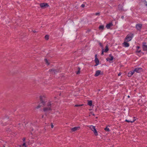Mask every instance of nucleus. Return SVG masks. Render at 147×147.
<instances>
[{
	"label": "nucleus",
	"mask_w": 147,
	"mask_h": 147,
	"mask_svg": "<svg viewBox=\"0 0 147 147\" xmlns=\"http://www.w3.org/2000/svg\"><path fill=\"white\" fill-rule=\"evenodd\" d=\"M41 102L39 105L36 107L35 109H38L41 107H44L43 111L45 112L48 111L51 109V103L50 102H47L45 100H43L45 96L44 95L41 96L40 97Z\"/></svg>",
	"instance_id": "1"
},
{
	"label": "nucleus",
	"mask_w": 147,
	"mask_h": 147,
	"mask_svg": "<svg viewBox=\"0 0 147 147\" xmlns=\"http://www.w3.org/2000/svg\"><path fill=\"white\" fill-rule=\"evenodd\" d=\"M25 138L23 139V141H25Z\"/></svg>",
	"instance_id": "32"
},
{
	"label": "nucleus",
	"mask_w": 147,
	"mask_h": 147,
	"mask_svg": "<svg viewBox=\"0 0 147 147\" xmlns=\"http://www.w3.org/2000/svg\"><path fill=\"white\" fill-rule=\"evenodd\" d=\"M53 124H51V127L52 128H53Z\"/></svg>",
	"instance_id": "28"
},
{
	"label": "nucleus",
	"mask_w": 147,
	"mask_h": 147,
	"mask_svg": "<svg viewBox=\"0 0 147 147\" xmlns=\"http://www.w3.org/2000/svg\"><path fill=\"white\" fill-rule=\"evenodd\" d=\"M143 48L144 51H147V45L146 43H144L143 45Z\"/></svg>",
	"instance_id": "10"
},
{
	"label": "nucleus",
	"mask_w": 147,
	"mask_h": 147,
	"mask_svg": "<svg viewBox=\"0 0 147 147\" xmlns=\"http://www.w3.org/2000/svg\"><path fill=\"white\" fill-rule=\"evenodd\" d=\"M49 36L48 35H46L45 36V38L46 40H48L49 39Z\"/></svg>",
	"instance_id": "20"
},
{
	"label": "nucleus",
	"mask_w": 147,
	"mask_h": 147,
	"mask_svg": "<svg viewBox=\"0 0 147 147\" xmlns=\"http://www.w3.org/2000/svg\"><path fill=\"white\" fill-rule=\"evenodd\" d=\"M82 105H75V106L76 107H78V106H82Z\"/></svg>",
	"instance_id": "24"
},
{
	"label": "nucleus",
	"mask_w": 147,
	"mask_h": 147,
	"mask_svg": "<svg viewBox=\"0 0 147 147\" xmlns=\"http://www.w3.org/2000/svg\"><path fill=\"white\" fill-rule=\"evenodd\" d=\"M121 73H119L118 74V76H121Z\"/></svg>",
	"instance_id": "27"
},
{
	"label": "nucleus",
	"mask_w": 147,
	"mask_h": 147,
	"mask_svg": "<svg viewBox=\"0 0 147 147\" xmlns=\"http://www.w3.org/2000/svg\"><path fill=\"white\" fill-rule=\"evenodd\" d=\"M133 35L132 34H130L128 35L126 37L125 41L126 42H129L132 39Z\"/></svg>",
	"instance_id": "3"
},
{
	"label": "nucleus",
	"mask_w": 147,
	"mask_h": 147,
	"mask_svg": "<svg viewBox=\"0 0 147 147\" xmlns=\"http://www.w3.org/2000/svg\"><path fill=\"white\" fill-rule=\"evenodd\" d=\"M80 127H73V128H72L71 129V130L73 131H76L78 130L79 129H80Z\"/></svg>",
	"instance_id": "13"
},
{
	"label": "nucleus",
	"mask_w": 147,
	"mask_h": 147,
	"mask_svg": "<svg viewBox=\"0 0 147 147\" xmlns=\"http://www.w3.org/2000/svg\"><path fill=\"white\" fill-rule=\"evenodd\" d=\"M108 50H109V49L108 48V47L107 46H106V47H105V49L104 50V51L103 50V51L105 52H107L108 51Z\"/></svg>",
	"instance_id": "17"
},
{
	"label": "nucleus",
	"mask_w": 147,
	"mask_h": 147,
	"mask_svg": "<svg viewBox=\"0 0 147 147\" xmlns=\"http://www.w3.org/2000/svg\"><path fill=\"white\" fill-rule=\"evenodd\" d=\"M95 62L96 63L95 66H97L99 64V61L98 59L97 58V55H95Z\"/></svg>",
	"instance_id": "5"
},
{
	"label": "nucleus",
	"mask_w": 147,
	"mask_h": 147,
	"mask_svg": "<svg viewBox=\"0 0 147 147\" xmlns=\"http://www.w3.org/2000/svg\"><path fill=\"white\" fill-rule=\"evenodd\" d=\"M45 61L47 65H48L49 64V62L47 59H45Z\"/></svg>",
	"instance_id": "16"
},
{
	"label": "nucleus",
	"mask_w": 147,
	"mask_h": 147,
	"mask_svg": "<svg viewBox=\"0 0 147 147\" xmlns=\"http://www.w3.org/2000/svg\"><path fill=\"white\" fill-rule=\"evenodd\" d=\"M125 121H126V122H131V121H129V120H127V119H126L125 120Z\"/></svg>",
	"instance_id": "23"
},
{
	"label": "nucleus",
	"mask_w": 147,
	"mask_h": 147,
	"mask_svg": "<svg viewBox=\"0 0 147 147\" xmlns=\"http://www.w3.org/2000/svg\"><path fill=\"white\" fill-rule=\"evenodd\" d=\"M127 97H128V98H129V97H130V96H129V95H128V96Z\"/></svg>",
	"instance_id": "31"
},
{
	"label": "nucleus",
	"mask_w": 147,
	"mask_h": 147,
	"mask_svg": "<svg viewBox=\"0 0 147 147\" xmlns=\"http://www.w3.org/2000/svg\"><path fill=\"white\" fill-rule=\"evenodd\" d=\"M80 73V71H78L77 72V74H79Z\"/></svg>",
	"instance_id": "29"
},
{
	"label": "nucleus",
	"mask_w": 147,
	"mask_h": 147,
	"mask_svg": "<svg viewBox=\"0 0 147 147\" xmlns=\"http://www.w3.org/2000/svg\"><path fill=\"white\" fill-rule=\"evenodd\" d=\"M105 131H110L109 129L108 128V127H106V128H105Z\"/></svg>",
	"instance_id": "21"
},
{
	"label": "nucleus",
	"mask_w": 147,
	"mask_h": 147,
	"mask_svg": "<svg viewBox=\"0 0 147 147\" xmlns=\"http://www.w3.org/2000/svg\"><path fill=\"white\" fill-rule=\"evenodd\" d=\"M104 26L103 25H100L99 26V29L100 30H102L104 29Z\"/></svg>",
	"instance_id": "18"
},
{
	"label": "nucleus",
	"mask_w": 147,
	"mask_h": 147,
	"mask_svg": "<svg viewBox=\"0 0 147 147\" xmlns=\"http://www.w3.org/2000/svg\"><path fill=\"white\" fill-rule=\"evenodd\" d=\"M144 4L145 5L147 6V2L146 1H145L144 2Z\"/></svg>",
	"instance_id": "25"
},
{
	"label": "nucleus",
	"mask_w": 147,
	"mask_h": 147,
	"mask_svg": "<svg viewBox=\"0 0 147 147\" xmlns=\"http://www.w3.org/2000/svg\"><path fill=\"white\" fill-rule=\"evenodd\" d=\"M134 72H134V71H129L128 73V76L129 77L131 76L134 73Z\"/></svg>",
	"instance_id": "12"
},
{
	"label": "nucleus",
	"mask_w": 147,
	"mask_h": 147,
	"mask_svg": "<svg viewBox=\"0 0 147 147\" xmlns=\"http://www.w3.org/2000/svg\"><path fill=\"white\" fill-rule=\"evenodd\" d=\"M88 105L90 106H92V101L91 100H88Z\"/></svg>",
	"instance_id": "15"
},
{
	"label": "nucleus",
	"mask_w": 147,
	"mask_h": 147,
	"mask_svg": "<svg viewBox=\"0 0 147 147\" xmlns=\"http://www.w3.org/2000/svg\"><path fill=\"white\" fill-rule=\"evenodd\" d=\"M41 7L44 8L48 6V4L46 3L41 4L40 5Z\"/></svg>",
	"instance_id": "6"
},
{
	"label": "nucleus",
	"mask_w": 147,
	"mask_h": 147,
	"mask_svg": "<svg viewBox=\"0 0 147 147\" xmlns=\"http://www.w3.org/2000/svg\"><path fill=\"white\" fill-rule=\"evenodd\" d=\"M113 26V24L112 23H110L106 25V27L107 29H109L111 27Z\"/></svg>",
	"instance_id": "9"
},
{
	"label": "nucleus",
	"mask_w": 147,
	"mask_h": 147,
	"mask_svg": "<svg viewBox=\"0 0 147 147\" xmlns=\"http://www.w3.org/2000/svg\"><path fill=\"white\" fill-rule=\"evenodd\" d=\"M42 118H43V116H42Z\"/></svg>",
	"instance_id": "35"
},
{
	"label": "nucleus",
	"mask_w": 147,
	"mask_h": 147,
	"mask_svg": "<svg viewBox=\"0 0 147 147\" xmlns=\"http://www.w3.org/2000/svg\"><path fill=\"white\" fill-rule=\"evenodd\" d=\"M22 146L23 147H26L27 146V145H26V144L25 143H24L23 144Z\"/></svg>",
	"instance_id": "22"
},
{
	"label": "nucleus",
	"mask_w": 147,
	"mask_h": 147,
	"mask_svg": "<svg viewBox=\"0 0 147 147\" xmlns=\"http://www.w3.org/2000/svg\"><path fill=\"white\" fill-rule=\"evenodd\" d=\"M100 45H101V43H100Z\"/></svg>",
	"instance_id": "34"
},
{
	"label": "nucleus",
	"mask_w": 147,
	"mask_h": 147,
	"mask_svg": "<svg viewBox=\"0 0 147 147\" xmlns=\"http://www.w3.org/2000/svg\"><path fill=\"white\" fill-rule=\"evenodd\" d=\"M136 119V118L135 117H134L133 118V120L131 121V123H133L135 121Z\"/></svg>",
	"instance_id": "19"
},
{
	"label": "nucleus",
	"mask_w": 147,
	"mask_h": 147,
	"mask_svg": "<svg viewBox=\"0 0 147 147\" xmlns=\"http://www.w3.org/2000/svg\"><path fill=\"white\" fill-rule=\"evenodd\" d=\"M142 25L141 24H138L136 25V28L138 30H140L141 29L142 27Z\"/></svg>",
	"instance_id": "11"
},
{
	"label": "nucleus",
	"mask_w": 147,
	"mask_h": 147,
	"mask_svg": "<svg viewBox=\"0 0 147 147\" xmlns=\"http://www.w3.org/2000/svg\"><path fill=\"white\" fill-rule=\"evenodd\" d=\"M113 59V56L111 55L110 54L109 55V57L107 58L106 59V60L107 61H108L110 63H111Z\"/></svg>",
	"instance_id": "4"
},
{
	"label": "nucleus",
	"mask_w": 147,
	"mask_h": 147,
	"mask_svg": "<svg viewBox=\"0 0 147 147\" xmlns=\"http://www.w3.org/2000/svg\"><path fill=\"white\" fill-rule=\"evenodd\" d=\"M87 126L89 127L90 129L93 132L94 135L96 136L98 135V132L94 126L91 125H88Z\"/></svg>",
	"instance_id": "2"
},
{
	"label": "nucleus",
	"mask_w": 147,
	"mask_h": 147,
	"mask_svg": "<svg viewBox=\"0 0 147 147\" xmlns=\"http://www.w3.org/2000/svg\"><path fill=\"white\" fill-rule=\"evenodd\" d=\"M92 114L93 115H94V114L93 113H92Z\"/></svg>",
	"instance_id": "33"
},
{
	"label": "nucleus",
	"mask_w": 147,
	"mask_h": 147,
	"mask_svg": "<svg viewBox=\"0 0 147 147\" xmlns=\"http://www.w3.org/2000/svg\"><path fill=\"white\" fill-rule=\"evenodd\" d=\"M81 6H82V7H84V5H81Z\"/></svg>",
	"instance_id": "30"
},
{
	"label": "nucleus",
	"mask_w": 147,
	"mask_h": 147,
	"mask_svg": "<svg viewBox=\"0 0 147 147\" xmlns=\"http://www.w3.org/2000/svg\"><path fill=\"white\" fill-rule=\"evenodd\" d=\"M101 71L100 70H97L96 71L94 76H97L101 74Z\"/></svg>",
	"instance_id": "8"
},
{
	"label": "nucleus",
	"mask_w": 147,
	"mask_h": 147,
	"mask_svg": "<svg viewBox=\"0 0 147 147\" xmlns=\"http://www.w3.org/2000/svg\"><path fill=\"white\" fill-rule=\"evenodd\" d=\"M134 71L135 72H136L138 73H140L142 71V69L141 68H136Z\"/></svg>",
	"instance_id": "7"
},
{
	"label": "nucleus",
	"mask_w": 147,
	"mask_h": 147,
	"mask_svg": "<svg viewBox=\"0 0 147 147\" xmlns=\"http://www.w3.org/2000/svg\"><path fill=\"white\" fill-rule=\"evenodd\" d=\"M104 52V51H103V49H102V53H101V55H103V52Z\"/></svg>",
	"instance_id": "26"
},
{
	"label": "nucleus",
	"mask_w": 147,
	"mask_h": 147,
	"mask_svg": "<svg viewBox=\"0 0 147 147\" xmlns=\"http://www.w3.org/2000/svg\"><path fill=\"white\" fill-rule=\"evenodd\" d=\"M126 41H125L123 43V44L124 46L125 47H127L129 46V44L126 42Z\"/></svg>",
	"instance_id": "14"
}]
</instances>
